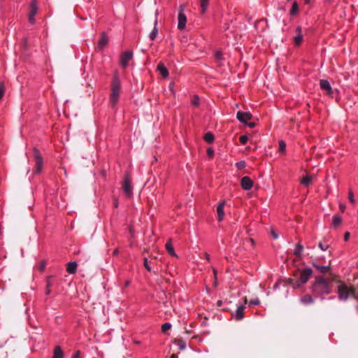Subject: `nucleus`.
I'll use <instances>...</instances> for the list:
<instances>
[{
  "label": "nucleus",
  "mask_w": 358,
  "mask_h": 358,
  "mask_svg": "<svg viewBox=\"0 0 358 358\" xmlns=\"http://www.w3.org/2000/svg\"><path fill=\"white\" fill-rule=\"evenodd\" d=\"M310 289L315 298L318 297L322 301L325 299L327 295L333 292L331 280L324 278L323 275L315 276V280L312 282Z\"/></svg>",
  "instance_id": "obj_1"
},
{
  "label": "nucleus",
  "mask_w": 358,
  "mask_h": 358,
  "mask_svg": "<svg viewBox=\"0 0 358 358\" xmlns=\"http://www.w3.org/2000/svg\"><path fill=\"white\" fill-rule=\"evenodd\" d=\"M338 284L337 293L340 301H347L350 296L357 299L358 296L353 286L349 287L345 282L338 280H336Z\"/></svg>",
  "instance_id": "obj_2"
},
{
  "label": "nucleus",
  "mask_w": 358,
  "mask_h": 358,
  "mask_svg": "<svg viewBox=\"0 0 358 358\" xmlns=\"http://www.w3.org/2000/svg\"><path fill=\"white\" fill-rule=\"evenodd\" d=\"M122 188L124 193L127 197H131L133 195L131 178L129 172H126L124 174V178L122 182Z\"/></svg>",
  "instance_id": "obj_3"
},
{
  "label": "nucleus",
  "mask_w": 358,
  "mask_h": 358,
  "mask_svg": "<svg viewBox=\"0 0 358 358\" xmlns=\"http://www.w3.org/2000/svg\"><path fill=\"white\" fill-rule=\"evenodd\" d=\"M34 159L36 162V168H35L34 172L36 174H38L41 173V171L42 170L43 164V157H42L39 150L35 147L34 148Z\"/></svg>",
  "instance_id": "obj_4"
},
{
  "label": "nucleus",
  "mask_w": 358,
  "mask_h": 358,
  "mask_svg": "<svg viewBox=\"0 0 358 358\" xmlns=\"http://www.w3.org/2000/svg\"><path fill=\"white\" fill-rule=\"evenodd\" d=\"M187 22V17L184 13V6L182 5L180 6L179 12L178 15V29L179 30H182L185 28Z\"/></svg>",
  "instance_id": "obj_5"
},
{
  "label": "nucleus",
  "mask_w": 358,
  "mask_h": 358,
  "mask_svg": "<svg viewBox=\"0 0 358 358\" xmlns=\"http://www.w3.org/2000/svg\"><path fill=\"white\" fill-rule=\"evenodd\" d=\"M133 58V52L131 51H125L120 55V65L125 69L128 66L129 62Z\"/></svg>",
  "instance_id": "obj_6"
},
{
  "label": "nucleus",
  "mask_w": 358,
  "mask_h": 358,
  "mask_svg": "<svg viewBox=\"0 0 358 358\" xmlns=\"http://www.w3.org/2000/svg\"><path fill=\"white\" fill-rule=\"evenodd\" d=\"M313 275V270L310 268H306L301 271L299 280L303 284H306Z\"/></svg>",
  "instance_id": "obj_7"
},
{
  "label": "nucleus",
  "mask_w": 358,
  "mask_h": 358,
  "mask_svg": "<svg viewBox=\"0 0 358 358\" xmlns=\"http://www.w3.org/2000/svg\"><path fill=\"white\" fill-rule=\"evenodd\" d=\"M236 117L239 122L246 123L247 121L252 119V114L250 112L238 111L236 114Z\"/></svg>",
  "instance_id": "obj_8"
},
{
  "label": "nucleus",
  "mask_w": 358,
  "mask_h": 358,
  "mask_svg": "<svg viewBox=\"0 0 358 358\" xmlns=\"http://www.w3.org/2000/svg\"><path fill=\"white\" fill-rule=\"evenodd\" d=\"M241 187L245 190H250L253 186V181L248 176H244L241 181Z\"/></svg>",
  "instance_id": "obj_9"
},
{
  "label": "nucleus",
  "mask_w": 358,
  "mask_h": 358,
  "mask_svg": "<svg viewBox=\"0 0 358 358\" xmlns=\"http://www.w3.org/2000/svg\"><path fill=\"white\" fill-rule=\"evenodd\" d=\"M121 89V83L117 75H115L112 80L111 92H120Z\"/></svg>",
  "instance_id": "obj_10"
},
{
  "label": "nucleus",
  "mask_w": 358,
  "mask_h": 358,
  "mask_svg": "<svg viewBox=\"0 0 358 358\" xmlns=\"http://www.w3.org/2000/svg\"><path fill=\"white\" fill-rule=\"evenodd\" d=\"M312 265L315 268V269L322 274H326L329 273L331 270V267L329 266H322L320 265L315 262H312Z\"/></svg>",
  "instance_id": "obj_11"
},
{
  "label": "nucleus",
  "mask_w": 358,
  "mask_h": 358,
  "mask_svg": "<svg viewBox=\"0 0 358 358\" xmlns=\"http://www.w3.org/2000/svg\"><path fill=\"white\" fill-rule=\"evenodd\" d=\"M245 307L243 305H240L237 307L236 310L233 314L235 320L240 321L243 318Z\"/></svg>",
  "instance_id": "obj_12"
},
{
  "label": "nucleus",
  "mask_w": 358,
  "mask_h": 358,
  "mask_svg": "<svg viewBox=\"0 0 358 358\" xmlns=\"http://www.w3.org/2000/svg\"><path fill=\"white\" fill-rule=\"evenodd\" d=\"M225 205V201H221L217 207V220L219 222H221L224 219V207Z\"/></svg>",
  "instance_id": "obj_13"
},
{
  "label": "nucleus",
  "mask_w": 358,
  "mask_h": 358,
  "mask_svg": "<svg viewBox=\"0 0 358 358\" xmlns=\"http://www.w3.org/2000/svg\"><path fill=\"white\" fill-rule=\"evenodd\" d=\"M297 33L296 36H294V43L296 45H299L303 41L302 27L298 26L296 29Z\"/></svg>",
  "instance_id": "obj_14"
},
{
  "label": "nucleus",
  "mask_w": 358,
  "mask_h": 358,
  "mask_svg": "<svg viewBox=\"0 0 358 358\" xmlns=\"http://www.w3.org/2000/svg\"><path fill=\"white\" fill-rule=\"evenodd\" d=\"M38 10V3L36 0H31L29 5V12L28 15L34 16L36 15Z\"/></svg>",
  "instance_id": "obj_15"
},
{
  "label": "nucleus",
  "mask_w": 358,
  "mask_h": 358,
  "mask_svg": "<svg viewBox=\"0 0 358 358\" xmlns=\"http://www.w3.org/2000/svg\"><path fill=\"white\" fill-rule=\"evenodd\" d=\"M320 85L322 90L327 91L329 94L332 92L331 84L327 80H321Z\"/></svg>",
  "instance_id": "obj_16"
},
{
  "label": "nucleus",
  "mask_w": 358,
  "mask_h": 358,
  "mask_svg": "<svg viewBox=\"0 0 358 358\" xmlns=\"http://www.w3.org/2000/svg\"><path fill=\"white\" fill-rule=\"evenodd\" d=\"M108 38L107 37V35L106 34V33L102 32L101 34V38L98 43V48L100 50L103 49L104 47L106 45V44L108 43Z\"/></svg>",
  "instance_id": "obj_17"
},
{
  "label": "nucleus",
  "mask_w": 358,
  "mask_h": 358,
  "mask_svg": "<svg viewBox=\"0 0 358 358\" xmlns=\"http://www.w3.org/2000/svg\"><path fill=\"white\" fill-rule=\"evenodd\" d=\"M120 96V92H111L110 96V103L111 104V106L113 108L116 106L118 99Z\"/></svg>",
  "instance_id": "obj_18"
},
{
  "label": "nucleus",
  "mask_w": 358,
  "mask_h": 358,
  "mask_svg": "<svg viewBox=\"0 0 358 358\" xmlns=\"http://www.w3.org/2000/svg\"><path fill=\"white\" fill-rule=\"evenodd\" d=\"M157 69L160 72L163 78H166L169 75V70L164 65L163 63H159L157 65Z\"/></svg>",
  "instance_id": "obj_19"
},
{
  "label": "nucleus",
  "mask_w": 358,
  "mask_h": 358,
  "mask_svg": "<svg viewBox=\"0 0 358 358\" xmlns=\"http://www.w3.org/2000/svg\"><path fill=\"white\" fill-rule=\"evenodd\" d=\"M300 301L304 305H310L314 303L315 299L310 294H306L300 299Z\"/></svg>",
  "instance_id": "obj_20"
},
{
  "label": "nucleus",
  "mask_w": 358,
  "mask_h": 358,
  "mask_svg": "<svg viewBox=\"0 0 358 358\" xmlns=\"http://www.w3.org/2000/svg\"><path fill=\"white\" fill-rule=\"evenodd\" d=\"M78 264L76 262H70L67 264L66 271L69 274H74L76 272Z\"/></svg>",
  "instance_id": "obj_21"
},
{
  "label": "nucleus",
  "mask_w": 358,
  "mask_h": 358,
  "mask_svg": "<svg viewBox=\"0 0 358 358\" xmlns=\"http://www.w3.org/2000/svg\"><path fill=\"white\" fill-rule=\"evenodd\" d=\"M303 250V245L301 243H298L295 245V248L293 251V254L297 257H302V251Z\"/></svg>",
  "instance_id": "obj_22"
},
{
  "label": "nucleus",
  "mask_w": 358,
  "mask_h": 358,
  "mask_svg": "<svg viewBox=\"0 0 358 358\" xmlns=\"http://www.w3.org/2000/svg\"><path fill=\"white\" fill-rule=\"evenodd\" d=\"M157 34H158L157 20L155 19V20L154 22V28L149 34L150 39L151 41H154L156 38Z\"/></svg>",
  "instance_id": "obj_23"
},
{
  "label": "nucleus",
  "mask_w": 358,
  "mask_h": 358,
  "mask_svg": "<svg viewBox=\"0 0 358 358\" xmlns=\"http://www.w3.org/2000/svg\"><path fill=\"white\" fill-rule=\"evenodd\" d=\"M165 248H166V251L168 252V253L172 256V257H177V255L176 253L175 252V250H174V248L172 245V243H171V241H168L166 245H165Z\"/></svg>",
  "instance_id": "obj_24"
},
{
  "label": "nucleus",
  "mask_w": 358,
  "mask_h": 358,
  "mask_svg": "<svg viewBox=\"0 0 358 358\" xmlns=\"http://www.w3.org/2000/svg\"><path fill=\"white\" fill-rule=\"evenodd\" d=\"M64 353L60 346H56L54 349L52 358H63Z\"/></svg>",
  "instance_id": "obj_25"
},
{
  "label": "nucleus",
  "mask_w": 358,
  "mask_h": 358,
  "mask_svg": "<svg viewBox=\"0 0 358 358\" xmlns=\"http://www.w3.org/2000/svg\"><path fill=\"white\" fill-rule=\"evenodd\" d=\"M209 5V0H200L201 13H205Z\"/></svg>",
  "instance_id": "obj_26"
},
{
  "label": "nucleus",
  "mask_w": 358,
  "mask_h": 358,
  "mask_svg": "<svg viewBox=\"0 0 358 358\" xmlns=\"http://www.w3.org/2000/svg\"><path fill=\"white\" fill-rule=\"evenodd\" d=\"M175 343H176L177 346L180 350H183L186 348L187 344L186 341L180 338L175 341Z\"/></svg>",
  "instance_id": "obj_27"
},
{
  "label": "nucleus",
  "mask_w": 358,
  "mask_h": 358,
  "mask_svg": "<svg viewBox=\"0 0 358 358\" xmlns=\"http://www.w3.org/2000/svg\"><path fill=\"white\" fill-rule=\"evenodd\" d=\"M312 177L310 176H304L301 180V184L303 185L306 187H308L310 185L312 182Z\"/></svg>",
  "instance_id": "obj_28"
},
{
  "label": "nucleus",
  "mask_w": 358,
  "mask_h": 358,
  "mask_svg": "<svg viewBox=\"0 0 358 358\" xmlns=\"http://www.w3.org/2000/svg\"><path fill=\"white\" fill-rule=\"evenodd\" d=\"M203 138L208 143H212L214 141V135L211 132H207Z\"/></svg>",
  "instance_id": "obj_29"
},
{
  "label": "nucleus",
  "mask_w": 358,
  "mask_h": 358,
  "mask_svg": "<svg viewBox=\"0 0 358 358\" xmlns=\"http://www.w3.org/2000/svg\"><path fill=\"white\" fill-rule=\"evenodd\" d=\"M299 10V5L296 1L293 2L289 13L291 15H294L297 13Z\"/></svg>",
  "instance_id": "obj_30"
},
{
  "label": "nucleus",
  "mask_w": 358,
  "mask_h": 358,
  "mask_svg": "<svg viewBox=\"0 0 358 358\" xmlns=\"http://www.w3.org/2000/svg\"><path fill=\"white\" fill-rule=\"evenodd\" d=\"M342 222V220L341 217L338 215H334L333 216V220H332V224L336 227L341 224Z\"/></svg>",
  "instance_id": "obj_31"
},
{
  "label": "nucleus",
  "mask_w": 358,
  "mask_h": 358,
  "mask_svg": "<svg viewBox=\"0 0 358 358\" xmlns=\"http://www.w3.org/2000/svg\"><path fill=\"white\" fill-rule=\"evenodd\" d=\"M289 284L294 289L299 288L301 285H303L300 280L294 281L292 279H289Z\"/></svg>",
  "instance_id": "obj_32"
},
{
  "label": "nucleus",
  "mask_w": 358,
  "mask_h": 358,
  "mask_svg": "<svg viewBox=\"0 0 358 358\" xmlns=\"http://www.w3.org/2000/svg\"><path fill=\"white\" fill-rule=\"evenodd\" d=\"M172 325L170 322H166L162 325L161 330L162 332L166 333L168 330L171 328Z\"/></svg>",
  "instance_id": "obj_33"
},
{
  "label": "nucleus",
  "mask_w": 358,
  "mask_h": 358,
  "mask_svg": "<svg viewBox=\"0 0 358 358\" xmlns=\"http://www.w3.org/2000/svg\"><path fill=\"white\" fill-rule=\"evenodd\" d=\"M192 104L196 107H198L200 105L199 96L198 95H194L193 96Z\"/></svg>",
  "instance_id": "obj_34"
},
{
  "label": "nucleus",
  "mask_w": 358,
  "mask_h": 358,
  "mask_svg": "<svg viewBox=\"0 0 358 358\" xmlns=\"http://www.w3.org/2000/svg\"><path fill=\"white\" fill-rule=\"evenodd\" d=\"M143 266L148 271H152V268L149 264V262L147 257L143 258Z\"/></svg>",
  "instance_id": "obj_35"
},
{
  "label": "nucleus",
  "mask_w": 358,
  "mask_h": 358,
  "mask_svg": "<svg viewBox=\"0 0 358 358\" xmlns=\"http://www.w3.org/2000/svg\"><path fill=\"white\" fill-rule=\"evenodd\" d=\"M5 85L4 83L1 81H0V100L3 98L4 94H5Z\"/></svg>",
  "instance_id": "obj_36"
},
{
  "label": "nucleus",
  "mask_w": 358,
  "mask_h": 358,
  "mask_svg": "<svg viewBox=\"0 0 358 358\" xmlns=\"http://www.w3.org/2000/svg\"><path fill=\"white\" fill-rule=\"evenodd\" d=\"M54 278L53 275H49L46 278V285L47 287H50L52 285V280Z\"/></svg>",
  "instance_id": "obj_37"
},
{
  "label": "nucleus",
  "mask_w": 358,
  "mask_h": 358,
  "mask_svg": "<svg viewBox=\"0 0 358 358\" xmlns=\"http://www.w3.org/2000/svg\"><path fill=\"white\" fill-rule=\"evenodd\" d=\"M286 148V143L283 141L279 142V152H284Z\"/></svg>",
  "instance_id": "obj_38"
},
{
  "label": "nucleus",
  "mask_w": 358,
  "mask_h": 358,
  "mask_svg": "<svg viewBox=\"0 0 358 358\" xmlns=\"http://www.w3.org/2000/svg\"><path fill=\"white\" fill-rule=\"evenodd\" d=\"M240 143L242 145H245L248 141V137L245 135L240 136Z\"/></svg>",
  "instance_id": "obj_39"
},
{
  "label": "nucleus",
  "mask_w": 358,
  "mask_h": 358,
  "mask_svg": "<svg viewBox=\"0 0 358 358\" xmlns=\"http://www.w3.org/2000/svg\"><path fill=\"white\" fill-rule=\"evenodd\" d=\"M46 266V262L45 260H43L41 262L40 266L38 267V269L41 272H43L45 270V268Z\"/></svg>",
  "instance_id": "obj_40"
},
{
  "label": "nucleus",
  "mask_w": 358,
  "mask_h": 358,
  "mask_svg": "<svg viewBox=\"0 0 358 358\" xmlns=\"http://www.w3.org/2000/svg\"><path fill=\"white\" fill-rule=\"evenodd\" d=\"M250 305L258 306L260 304V301L258 299H254L250 301Z\"/></svg>",
  "instance_id": "obj_41"
},
{
  "label": "nucleus",
  "mask_w": 358,
  "mask_h": 358,
  "mask_svg": "<svg viewBox=\"0 0 358 358\" xmlns=\"http://www.w3.org/2000/svg\"><path fill=\"white\" fill-rule=\"evenodd\" d=\"M318 247L322 250V251H326L329 248V245H324L322 243H319Z\"/></svg>",
  "instance_id": "obj_42"
},
{
  "label": "nucleus",
  "mask_w": 358,
  "mask_h": 358,
  "mask_svg": "<svg viewBox=\"0 0 358 358\" xmlns=\"http://www.w3.org/2000/svg\"><path fill=\"white\" fill-rule=\"evenodd\" d=\"M236 166L238 169H243L245 166V162L244 161H241L236 163Z\"/></svg>",
  "instance_id": "obj_43"
},
{
  "label": "nucleus",
  "mask_w": 358,
  "mask_h": 358,
  "mask_svg": "<svg viewBox=\"0 0 358 358\" xmlns=\"http://www.w3.org/2000/svg\"><path fill=\"white\" fill-rule=\"evenodd\" d=\"M28 21L31 24H34L36 22L34 16L28 15Z\"/></svg>",
  "instance_id": "obj_44"
},
{
  "label": "nucleus",
  "mask_w": 358,
  "mask_h": 358,
  "mask_svg": "<svg viewBox=\"0 0 358 358\" xmlns=\"http://www.w3.org/2000/svg\"><path fill=\"white\" fill-rule=\"evenodd\" d=\"M348 199H349V201H350L351 203H354L355 202V199H354L353 194H352V192L351 191L349 192Z\"/></svg>",
  "instance_id": "obj_45"
},
{
  "label": "nucleus",
  "mask_w": 358,
  "mask_h": 358,
  "mask_svg": "<svg viewBox=\"0 0 358 358\" xmlns=\"http://www.w3.org/2000/svg\"><path fill=\"white\" fill-rule=\"evenodd\" d=\"M207 154L209 156H213L214 154V150L212 148H209L207 149Z\"/></svg>",
  "instance_id": "obj_46"
},
{
  "label": "nucleus",
  "mask_w": 358,
  "mask_h": 358,
  "mask_svg": "<svg viewBox=\"0 0 358 358\" xmlns=\"http://www.w3.org/2000/svg\"><path fill=\"white\" fill-rule=\"evenodd\" d=\"M215 57L217 60L222 59V54L219 52H216Z\"/></svg>",
  "instance_id": "obj_47"
},
{
  "label": "nucleus",
  "mask_w": 358,
  "mask_h": 358,
  "mask_svg": "<svg viewBox=\"0 0 358 358\" xmlns=\"http://www.w3.org/2000/svg\"><path fill=\"white\" fill-rule=\"evenodd\" d=\"M349 237H350V233L349 232H345V234H344V240H345V241H348V239H349Z\"/></svg>",
  "instance_id": "obj_48"
},
{
  "label": "nucleus",
  "mask_w": 358,
  "mask_h": 358,
  "mask_svg": "<svg viewBox=\"0 0 358 358\" xmlns=\"http://www.w3.org/2000/svg\"><path fill=\"white\" fill-rule=\"evenodd\" d=\"M51 293V289H50V287H45V294L47 296L50 295Z\"/></svg>",
  "instance_id": "obj_49"
},
{
  "label": "nucleus",
  "mask_w": 358,
  "mask_h": 358,
  "mask_svg": "<svg viewBox=\"0 0 358 358\" xmlns=\"http://www.w3.org/2000/svg\"><path fill=\"white\" fill-rule=\"evenodd\" d=\"M72 358H80V352L77 351L73 356Z\"/></svg>",
  "instance_id": "obj_50"
},
{
  "label": "nucleus",
  "mask_w": 358,
  "mask_h": 358,
  "mask_svg": "<svg viewBox=\"0 0 358 358\" xmlns=\"http://www.w3.org/2000/svg\"><path fill=\"white\" fill-rule=\"evenodd\" d=\"M339 207H340L341 210L342 212H344V210H345V206L344 204L341 203Z\"/></svg>",
  "instance_id": "obj_51"
},
{
  "label": "nucleus",
  "mask_w": 358,
  "mask_h": 358,
  "mask_svg": "<svg viewBox=\"0 0 358 358\" xmlns=\"http://www.w3.org/2000/svg\"><path fill=\"white\" fill-rule=\"evenodd\" d=\"M271 234H272L273 238H275V239L278 238V235L274 231H272Z\"/></svg>",
  "instance_id": "obj_52"
},
{
  "label": "nucleus",
  "mask_w": 358,
  "mask_h": 358,
  "mask_svg": "<svg viewBox=\"0 0 358 358\" xmlns=\"http://www.w3.org/2000/svg\"><path fill=\"white\" fill-rule=\"evenodd\" d=\"M118 254H119V250H118V249H117V248L115 249V250H114V251H113V255L114 256H117V255H118Z\"/></svg>",
  "instance_id": "obj_53"
},
{
  "label": "nucleus",
  "mask_w": 358,
  "mask_h": 358,
  "mask_svg": "<svg viewBox=\"0 0 358 358\" xmlns=\"http://www.w3.org/2000/svg\"><path fill=\"white\" fill-rule=\"evenodd\" d=\"M255 125H256V124H255V122H250V123L248 124V127H249L250 128H254V127H255Z\"/></svg>",
  "instance_id": "obj_54"
},
{
  "label": "nucleus",
  "mask_w": 358,
  "mask_h": 358,
  "mask_svg": "<svg viewBox=\"0 0 358 358\" xmlns=\"http://www.w3.org/2000/svg\"><path fill=\"white\" fill-rule=\"evenodd\" d=\"M204 256H205V259H206L207 261H209V260H210V255H209V254H208V253H205V254H204Z\"/></svg>",
  "instance_id": "obj_55"
},
{
  "label": "nucleus",
  "mask_w": 358,
  "mask_h": 358,
  "mask_svg": "<svg viewBox=\"0 0 358 358\" xmlns=\"http://www.w3.org/2000/svg\"><path fill=\"white\" fill-rule=\"evenodd\" d=\"M130 285V281L129 280H127L124 283V287H127Z\"/></svg>",
  "instance_id": "obj_56"
},
{
  "label": "nucleus",
  "mask_w": 358,
  "mask_h": 358,
  "mask_svg": "<svg viewBox=\"0 0 358 358\" xmlns=\"http://www.w3.org/2000/svg\"><path fill=\"white\" fill-rule=\"evenodd\" d=\"M171 358H178V356H177V355L173 354V355L171 356Z\"/></svg>",
  "instance_id": "obj_57"
},
{
  "label": "nucleus",
  "mask_w": 358,
  "mask_h": 358,
  "mask_svg": "<svg viewBox=\"0 0 358 358\" xmlns=\"http://www.w3.org/2000/svg\"><path fill=\"white\" fill-rule=\"evenodd\" d=\"M114 206H115V208H117V206H118V203H117V201H116V202H115Z\"/></svg>",
  "instance_id": "obj_58"
},
{
  "label": "nucleus",
  "mask_w": 358,
  "mask_h": 358,
  "mask_svg": "<svg viewBox=\"0 0 358 358\" xmlns=\"http://www.w3.org/2000/svg\"><path fill=\"white\" fill-rule=\"evenodd\" d=\"M213 273H214L215 275H216L217 274V271L215 269H213Z\"/></svg>",
  "instance_id": "obj_59"
},
{
  "label": "nucleus",
  "mask_w": 358,
  "mask_h": 358,
  "mask_svg": "<svg viewBox=\"0 0 358 358\" xmlns=\"http://www.w3.org/2000/svg\"><path fill=\"white\" fill-rule=\"evenodd\" d=\"M334 298H335V296L330 297L331 299H333Z\"/></svg>",
  "instance_id": "obj_60"
},
{
  "label": "nucleus",
  "mask_w": 358,
  "mask_h": 358,
  "mask_svg": "<svg viewBox=\"0 0 358 358\" xmlns=\"http://www.w3.org/2000/svg\"><path fill=\"white\" fill-rule=\"evenodd\" d=\"M310 0H306V3H308Z\"/></svg>",
  "instance_id": "obj_61"
},
{
  "label": "nucleus",
  "mask_w": 358,
  "mask_h": 358,
  "mask_svg": "<svg viewBox=\"0 0 358 358\" xmlns=\"http://www.w3.org/2000/svg\"><path fill=\"white\" fill-rule=\"evenodd\" d=\"M357 312H358V306L357 307Z\"/></svg>",
  "instance_id": "obj_62"
}]
</instances>
